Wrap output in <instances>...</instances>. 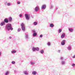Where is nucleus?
Listing matches in <instances>:
<instances>
[{
    "instance_id": "nucleus-1",
    "label": "nucleus",
    "mask_w": 75,
    "mask_h": 75,
    "mask_svg": "<svg viewBox=\"0 0 75 75\" xmlns=\"http://www.w3.org/2000/svg\"><path fill=\"white\" fill-rule=\"evenodd\" d=\"M5 30L7 31H10V30L13 31V28L11 26V24L10 23H8L7 24H6L5 27Z\"/></svg>"
},
{
    "instance_id": "nucleus-2",
    "label": "nucleus",
    "mask_w": 75,
    "mask_h": 75,
    "mask_svg": "<svg viewBox=\"0 0 75 75\" xmlns=\"http://www.w3.org/2000/svg\"><path fill=\"white\" fill-rule=\"evenodd\" d=\"M21 28L22 30L23 31H24L25 30V25L23 23H22L21 24Z\"/></svg>"
},
{
    "instance_id": "nucleus-3",
    "label": "nucleus",
    "mask_w": 75,
    "mask_h": 75,
    "mask_svg": "<svg viewBox=\"0 0 75 75\" xmlns=\"http://www.w3.org/2000/svg\"><path fill=\"white\" fill-rule=\"evenodd\" d=\"M32 50L33 51V52H35V51H38L40 49H39V48L38 47H33Z\"/></svg>"
},
{
    "instance_id": "nucleus-4",
    "label": "nucleus",
    "mask_w": 75,
    "mask_h": 75,
    "mask_svg": "<svg viewBox=\"0 0 75 75\" xmlns=\"http://www.w3.org/2000/svg\"><path fill=\"white\" fill-rule=\"evenodd\" d=\"M25 17L26 19L27 20H30V17L29 16H30V15L27 14H25Z\"/></svg>"
},
{
    "instance_id": "nucleus-5",
    "label": "nucleus",
    "mask_w": 75,
    "mask_h": 75,
    "mask_svg": "<svg viewBox=\"0 0 75 75\" xmlns=\"http://www.w3.org/2000/svg\"><path fill=\"white\" fill-rule=\"evenodd\" d=\"M32 32L33 33V36L34 37L36 36L37 35V34L35 32V30H33Z\"/></svg>"
},
{
    "instance_id": "nucleus-6",
    "label": "nucleus",
    "mask_w": 75,
    "mask_h": 75,
    "mask_svg": "<svg viewBox=\"0 0 75 75\" xmlns=\"http://www.w3.org/2000/svg\"><path fill=\"white\" fill-rule=\"evenodd\" d=\"M65 41H66L65 40H63L61 42V45H64L65 44Z\"/></svg>"
},
{
    "instance_id": "nucleus-7",
    "label": "nucleus",
    "mask_w": 75,
    "mask_h": 75,
    "mask_svg": "<svg viewBox=\"0 0 75 75\" xmlns=\"http://www.w3.org/2000/svg\"><path fill=\"white\" fill-rule=\"evenodd\" d=\"M46 8V5H43L41 7V9L43 10H45Z\"/></svg>"
},
{
    "instance_id": "nucleus-8",
    "label": "nucleus",
    "mask_w": 75,
    "mask_h": 75,
    "mask_svg": "<svg viewBox=\"0 0 75 75\" xmlns=\"http://www.w3.org/2000/svg\"><path fill=\"white\" fill-rule=\"evenodd\" d=\"M4 23H8V20L7 18H5L4 20Z\"/></svg>"
},
{
    "instance_id": "nucleus-9",
    "label": "nucleus",
    "mask_w": 75,
    "mask_h": 75,
    "mask_svg": "<svg viewBox=\"0 0 75 75\" xmlns=\"http://www.w3.org/2000/svg\"><path fill=\"white\" fill-rule=\"evenodd\" d=\"M40 9V8L39 6H37L35 8V11H38V10Z\"/></svg>"
},
{
    "instance_id": "nucleus-10",
    "label": "nucleus",
    "mask_w": 75,
    "mask_h": 75,
    "mask_svg": "<svg viewBox=\"0 0 75 75\" xmlns=\"http://www.w3.org/2000/svg\"><path fill=\"white\" fill-rule=\"evenodd\" d=\"M32 75H35L37 74V72L36 71H33L32 72Z\"/></svg>"
},
{
    "instance_id": "nucleus-11",
    "label": "nucleus",
    "mask_w": 75,
    "mask_h": 75,
    "mask_svg": "<svg viewBox=\"0 0 75 75\" xmlns=\"http://www.w3.org/2000/svg\"><path fill=\"white\" fill-rule=\"evenodd\" d=\"M25 38L26 40H28L29 38L28 37V34H25Z\"/></svg>"
},
{
    "instance_id": "nucleus-12",
    "label": "nucleus",
    "mask_w": 75,
    "mask_h": 75,
    "mask_svg": "<svg viewBox=\"0 0 75 75\" xmlns=\"http://www.w3.org/2000/svg\"><path fill=\"white\" fill-rule=\"evenodd\" d=\"M65 36V33H62V35L61 36V38H64Z\"/></svg>"
},
{
    "instance_id": "nucleus-13",
    "label": "nucleus",
    "mask_w": 75,
    "mask_h": 75,
    "mask_svg": "<svg viewBox=\"0 0 75 75\" xmlns=\"http://www.w3.org/2000/svg\"><path fill=\"white\" fill-rule=\"evenodd\" d=\"M23 73L25 75H28L29 74L28 73V72H27V71H24L23 72Z\"/></svg>"
},
{
    "instance_id": "nucleus-14",
    "label": "nucleus",
    "mask_w": 75,
    "mask_h": 75,
    "mask_svg": "<svg viewBox=\"0 0 75 75\" xmlns=\"http://www.w3.org/2000/svg\"><path fill=\"white\" fill-rule=\"evenodd\" d=\"M0 25L1 26H3L4 25H5V23H4V21H2L0 24Z\"/></svg>"
},
{
    "instance_id": "nucleus-15",
    "label": "nucleus",
    "mask_w": 75,
    "mask_h": 75,
    "mask_svg": "<svg viewBox=\"0 0 75 75\" xmlns=\"http://www.w3.org/2000/svg\"><path fill=\"white\" fill-rule=\"evenodd\" d=\"M72 49V47H71L70 46H69L67 47V49L69 51H71V49Z\"/></svg>"
},
{
    "instance_id": "nucleus-16",
    "label": "nucleus",
    "mask_w": 75,
    "mask_h": 75,
    "mask_svg": "<svg viewBox=\"0 0 75 75\" xmlns=\"http://www.w3.org/2000/svg\"><path fill=\"white\" fill-rule=\"evenodd\" d=\"M30 64L31 65H34V64H35V62L31 61L30 62Z\"/></svg>"
},
{
    "instance_id": "nucleus-17",
    "label": "nucleus",
    "mask_w": 75,
    "mask_h": 75,
    "mask_svg": "<svg viewBox=\"0 0 75 75\" xmlns=\"http://www.w3.org/2000/svg\"><path fill=\"white\" fill-rule=\"evenodd\" d=\"M50 27H54V24H53L51 23L50 24Z\"/></svg>"
},
{
    "instance_id": "nucleus-18",
    "label": "nucleus",
    "mask_w": 75,
    "mask_h": 75,
    "mask_svg": "<svg viewBox=\"0 0 75 75\" xmlns=\"http://www.w3.org/2000/svg\"><path fill=\"white\" fill-rule=\"evenodd\" d=\"M40 53L42 54H43L44 53V50H41L40 51Z\"/></svg>"
},
{
    "instance_id": "nucleus-19",
    "label": "nucleus",
    "mask_w": 75,
    "mask_h": 75,
    "mask_svg": "<svg viewBox=\"0 0 75 75\" xmlns=\"http://www.w3.org/2000/svg\"><path fill=\"white\" fill-rule=\"evenodd\" d=\"M12 54H15L16 52V50H12L11 52Z\"/></svg>"
},
{
    "instance_id": "nucleus-20",
    "label": "nucleus",
    "mask_w": 75,
    "mask_h": 75,
    "mask_svg": "<svg viewBox=\"0 0 75 75\" xmlns=\"http://www.w3.org/2000/svg\"><path fill=\"white\" fill-rule=\"evenodd\" d=\"M65 62L62 61L61 62V64L62 65H64L65 64Z\"/></svg>"
},
{
    "instance_id": "nucleus-21",
    "label": "nucleus",
    "mask_w": 75,
    "mask_h": 75,
    "mask_svg": "<svg viewBox=\"0 0 75 75\" xmlns=\"http://www.w3.org/2000/svg\"><path fill=\"white\" fill-rule=\"evenodd\" d=\"M47 45H48V46H50V45H51V43L50 42H48L47 43Z\"/></svg>"
},
{
    "instance_id": "nucleus-22",
    "label": "nucleus",
    "mask_w": 75,
    "mask_h": 75,
    "mask_svg": "<svg viewBox=\"0 0 75 75\" xmlns=\"http://www.w3.org/2000/svg\"><path fill=\"white\" fill-rule=\"evenodd\" d=\"M9 21L10 22H11L12 21V18L11 17H10L9 19Z\"/></svg>"
},
{
    "instance_id": "nucleus-23",
    "label": "nucleus",
    "mask_w": 75,
    "mask_h": 75,
    "mask_svg": "<svg viewBox=\"0 0 75 75\" xmlns=\"http://www.w3.org/2000/svg\"><path fill=\"white\" fill-rule=\"evenodd\" d=\"M33 25H37V23L36 22H35L33 23Z\"/></svg>"
},
{
    "instance_id": "nucleus-24",
    "label": "nucleus",
    "mask_w": 75,
    "mask_h": 75,
    "mask_svg": "<svg viewBox=\"0 0 75 75\" xmlns=\"http://www.w3.org/2000/svg\"><path fill=\"white\" fill-rule=\"evenodd\" d=\"M62 32V29H59V30L58 33H61Z\"/></svg>"
},
{
    "instance_id": "nucleus-25",
    "label": "nucleus",
    "mask_w": 75,
    "mask_h": 75,
    "mask_svg": "<svg viewBox=\"0 0 75 75\" xmlns=\"http://www.w3.org/2000/svg\"><path fill=\"white\" fill-rule=\"evenodd\" d=\"M69 30L70 32H73V30L72 29H69Z\"/></svg>"
},
{
    "instance_id": "nucleus-26",
    "label": "nucleus",
    "mask_w": 75,
    "mask_h": 75,
    "mask_svg": "<svg viewBox=\"0 0 75 75\" xmlns=\"http://www.w3.org/2000/svg\"><path fill=\"white\" fill-rule=\"evenodd\" d=\"M11 64H16V62L14 61H12L11 62Z\"/></svg>"
},
{
    "instance_id": "nucleus-27",
    "label": "nucleus",
    "mask_w": 75,
    "mask_h": 75,
    "mask_svg": "<svg viewBox=\"0 0 75 75\" xmlns=\"http://www.w3.org/2000/svg\"><path fill=\"white\" fill-rule=\"evenodd\" d=\"M60 59H61V60H63V59H64V57H60Z\"/></svg>"
},
{
    "instance_id": "nucleus-28",
    "label": "nucleus",
    "mask_w": 75,
    "mask_h": 75,
    "mask_svg": "<svg viewBox=\"0 0 75 75\" xmlns=\"http://www.w3.org/2000/svg\"><path fill=\"white\" fill-rule=\"evenodd\" d=\"M9 73L8 71H6L5 73V75H8Z\"/></svg>"
},
{
    "instance_id": "nucleus-29",
    "label": "nucleus",
    "mask_w": 75,
    "mask_h": 75,
    "mask_svg": "<svg viewBox=\"0 0 75 75\" xmlns=\"http://www.w3.org/2000/svg\"><path fill=\"white\" fill-rule=\"evenodd\" d=\"M72 66H73V67H75V64L74 63L72 64Z\"/></svg>"
},
{
    "instance_id": "nucleus-30",
    "label": "nucleus",
    "mask_w": 75,
    "mask_h": 75,
    "mask_svg": "<svg viewBox=\"0 0 75 75\" xmlns=\"http://www.w3.org/2000/svg\"><path fill=\"white\" fill-rule=\"evenodd\" d=\"M7 4V6H10L11 5V4H10V3H8Z\"/></svg>"
},
{
    "instance_id": "nucleus-31",
    "label": "nucleus",
    "mask_w": 75,
    "mask_h": 75,
    "mask_svg": "<svg viewBox=\"0 0 75 75\" xmlns=\"http://www.w3.org/2000/svg\"><path fill=\"white\" fill-rule=\"evenodd\" d=\"M20 30H21V29H20V28H19L18 30V31L19 32V31H20Z\"/></svg>"
},
{
    "instance_id": "nucleus-32",
    "label": "nucleus",
    "mask_w": 75,
    "mask_h": 75,
    "mask_svg": "<svg viewBox=\"0 0 75 75\" xmlns=\"http://www.w3.org/2000/svg\"><path fill=\"white\" fill-rule=\"evenodd\" d=\"M22 16H23V15H22V14H20L19 15V17H22Z\"/></svg>"
},
{
    "instance_id": "nucleus-33",
    "label": "nucleus",
    "mask_w": 75,
    "mask_h": 75,
    "mask_svg": "<svg viewBox=\"0 0 75 75\" xmlns=\"http://www.w3.org/2000/svg\"><path fill=\"white\" fill-rule=\"evenodd\" d=\"M17 3L18 4H20V1H18L17 2Z\"/></svg>"
},
{
    "instance_id": "nucleus-34",
    "label": "nucleus",
    "mask_w": 75,
    "mask_h": 75,
    "mask_svg": "<svg viewBox=\"0 0 75 75\" xmlns=\"http://www.w3.org/2000/svg\"><path fill=\"white\" fill-rule=\"evenodd\" d=\"M40 38H42V35H40Z\"/></svg>"
},
{
    "instance_id": "nucleus-35",
    "label": "nucleus",
    "mask_w": 75,
    "mask_h": 75,
    "mask_svg": "<svg viewBox=\"0 0 75 75\" xmlns=\"http://www.w3.org/2000/svg\"><path fill=\"white\" fill-rule=\"evenodd\" d=\"M53 7V6H52V5H51L50 6V8H52Z\"/></svg>"
},
{
    "instance_id": "nucleus-36",
    "label": "nucleus",
    "mask_w": 75,
    "mask_h": 75,
    "mask_svg": "<svg viewBox=\"0 0 75 75\" xmlns=\"http://www.w3.org/2000/svg\"><path fill=\"white\" fill-rule=\"evenodd\" d=\"M73 58H75V55H74L73 57Z\"/></svg>"
},
{
    "instance_id": "nucleus-37",
    "label": "nucleus",
    "mask_w": 75,
    "mask_h": 75,
    "mask_svg": "<svg viewBox=\"0 0 75 75\" xmlns=\"http://www.w3.org/2000/svg\"><path fill=\"white\" fill-rule=\"evenodd\" d=\"M14 72L15 73H16V72H17V71L14 70Z\"/></svg>"
},
{
    "instance_id": "nucleus-38",
    "label": "nucleus",
    "mask_w": 75,
    "mask_h": 75,
    "mask_svg": "<svg viewBox=\"0 0 75 75\" xmlns=\"http://www.w3.org/2000/svg\"><path fill=\"white\" fill-rule=\"evenodd\" d=\"M9 38L10 39H11V36L9 37Z\"/></svg>"
},
{
    "instance_id": "nucleus-39",
    "label": "nucleus",
    "mask_w": 75,
    "mask_h": 75,
    "mask_svg": "<svg viewBox=\"0 0 75 75\" xmlns=\"http://www.w3.org/2000/svg\"><path fill=\"white\" fill-rule=\"evenodd\" d=\"M61 52V50H59L58 52Z\"/></svg>"
},
{
    "instance_id": "nucleus-40",
    "label": "nucleus",
    "mask_w": 75,
    "mask_h": 75,
    "mask_svg": "<svg viewBox=\"0 0 75 75\" xmlns=\"http://www.w3.org/2000/svg\"><path fill=\"white\" fill-rule=\"evenodd\" d=\"M58 9V8H56L55 9V10H57Z\"/></svg>"
},
{
    "instance_id": "nucleus-41",
    "label": "nucleus",
    "mask_w": 75,
    "mask_h": 75,
    "mask_svg": "<svg viewBox=\"0 0 75 75\" xmlns=\"http://www.w3.org/2000/svg\"><path fill=\"white\" fill-rule=\"evenodd\" d=\"M31 17H32V18H34V16H32Z\"/></svg>"
},
{
    "instance_id": "nucleus-42",
    "label": "nucleus",
    "mask_w": 75,
    "mask_h": 75,
    "mask_svg": "<svg viewBox=\"0 0 75 75\" xmlns=\"http://www.w3.org/2000/svg\"><path fill=\"white\" fill-rule=\"evenodd\" d=\"M1 52H0V56L1 55Z\"/></svg>"
}]
</instances>
